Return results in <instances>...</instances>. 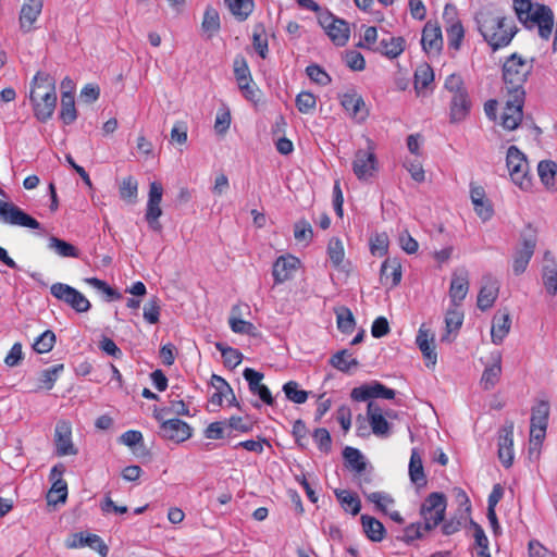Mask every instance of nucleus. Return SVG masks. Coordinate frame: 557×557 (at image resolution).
I'll use <instances>...</instances> for the list:
<instances>
[{
	"label": "nucleus",
	"mask_w": 557,
	"mask_h": 557,
	"mask_svg": "<svg viewBox=\"0 0 557 557\" xmlns=\"http://www.w3.org/2000/svg\"><path fill=\"white\" fill-rule=\"evenodd\" d=\"M474 18L478 30L493 51L507 47L518 32L515 21L493 5L481 8Z\"/></svg>",
	"instance_id": "1"
},
{
	"label": "nucleus",
	"mask_w": 557,
	"mask_h": 557,
	"mask_svg": "<svg viewBox=\"0 0 557 557\" xmlns=\"http://www.w3.org/2000/svg\"><path fill=\"white\" fill-rule=\"evenodd\" d=\"M224 3L238 22L246 21L255 8L252 0H224Z\"/></svg>",
	"instance_id": "37"
},
{
	"label": "nucleus",
	"mask_w": 557,
	"mask_h": 557,
	"mask_svg": "<svg viewBox=\"0 0 557 557\" xmlns=\"http://www.w3.org/2000/svg\"><path fill=\"white\" fill-rule=\"evenodd\" d=\"M443 18L449 48L459 50L465 37V28L461 21L457 17L456 8L451 4H447L444 9Z\"/></svg>",
	"instance_id": "12"
},
{
	"label": "nucleus",
	"mask_w": 557,
	"mask_h": 557,
	"mask_svg": "<svg viewBox=\"0 0 557 557\" xmlns=\"http://www.w3.org/2000/svg\"><path fill=\"white\" fill-rule=\"evenodd\" d=\"M506 163L511 181L522 190L531 189L532 178L525 154L516 146H510L507 150Z\"/></svg>",
	"instance_id": "5"
},
{
	"label": "nucleus",
	"mask_w": 557,
	"mask_h": 557,
	"mask_svg": "<svg viewBox=\"0 0 557 557\" xmlns=\"http://www.w3.org/2000/svg\"><path fill=\"white\" fill-rule=\"evenodd\" d=\"M409 476L412 483L418 486L426 484V476L423 470L422 455L418 448L411 449V456L409 461Z\"/></svg>",
	"instance_id": "34"
},
{
	"label": "nucleus",
	"mask_w": 557,
	"mask_h": 557,
	"mask_svg": "<svg viewBox=\"0 0 557 557\" xmlns=\"http://www.w3.org/2000/svg\"><path fill=\"white\" fill-rule=\"evenodd\" d=\"M64 366L62 363L55 364L49 369H45L39 374L40 387L48 391L52 389L57 382L60 373L63 371Z\"/></svg>",
	"instance_id": "51"
},
{
	"label": "nucleus",
	"mask_w": 557,
	"mask_h": 557,
	"mask_svg": "<svg viewBox=\"0 0 557 557\" xmlns=\"http://www.w3.org/2000/svg\"><path fill=\"white\" fill-rule=\"evenodd\" d=\"M63 472V465H57L50 471V480L53 481V483L47 495L49 504L57 505L58 503H65L66 500L67 483L61 478Z\"/></svg>",
	"instance_id": "20"
},
{
	"label": "nucleus",
	"mask_w": 557,
	"mask_h": 557,
	"mask_svg": "<svg viewBox=\"0 0 557 557\" xmlns=\"http://www.w3.org/2000/svg\"><path fill=\"white\" fill-rule=\"evenodd\" d=\"M54 446L55 454L59 457L77 454V448H75L72 442V426L70 422L61 420L57 423L54 430Z\"/></svg>",
	"instance_id": "15"
},
{
	"label": "nucleus",
	"mask_w": 557,
	"mask_h": 557,
	"mask_svg": "<svg viewBox=\"0 0 557 557\" xmlns=\"http://www.w3.org/2000/svg\"><path fill=\"white\" fill-rule=\"evenodd\" d=\"M0 221L4 224L40 228V223L12 202L0 200Z\"/></svg>",
	"instance_id": "10"
},
{
	"label": "nucleus",
	"mask_w": 557,
	"mask_h": 557,
	"mask_svg": "<svg viewBox=\"0 0 557 557\" xmlns=\"http://www.w3.org/2000/svg\"><path fill=\"white\" fill-rule=\"evenodd\" d=\"M433 81V70L428 64L419 66L414 73V89L417 95H424V91Z\"/></svg>",
	"instance_id": "45"
},
{
	"label": "nucleus",
	"mask_w": 557,
	"mask_h": 557,
	"mask_svg": "<svg viewBox=\"0 0 557 557\" xmlns=\"http://www.w3.org/2000/svg\"><path fill=\"white\" fill-rule=\"evenodd\" d=\"M416 343L421 350L423 357L431 362L432 366L436 363V352L434 346V336L424 330L423 326L419 329Z\"/></svg>",
	"instance_id": "33"
},
{
	"label": "nucleus",
	"mask_w": 557,
	"mask_h": 557,
	"mask_svg": "<svg viewBox=\"0 0 557 557\" xmlns=\"http://www.w3.org/2000/svg\"><path fill=\"white\" fill-rule=\"evenodd\" d=\"M163 196V186L160 182H151L149 185L148 201L145 219L151 230L161 232L162 225L159 218L162 215L161 200Z\"/></svg>",
	"instance_id": "11"
},
{
	"label": "nucleus",
	"mask_w": 557,
	"mask_h": 557,
	"mask_svg": "<svg viewBox=\"0 0 557 557\" xmlns=\"http://www.w3.org/2000/svg\"><path fill=\"white\" fill-rule=\"evenodd\" d=\"M50 293L76 312H87L91 307L89 300L81 292L67 284L54 283L50 287Z\"/></svg>",
	"instance_id": "9"
},
{
	"label": "nucleus",
	"mask_w": 557,
	"mask_h": 557,
	"mask_svg": "<svg viewBox=\"0 0 557 557\" xmlns=\"http://www.w3.org/2000/svg\"><path fill=\"white\" fill-rule=\"evenodd\" d=\"M48 248L54 251L58 256L62 258H78L79 250L63 239H60L55 236H50L48 239Z\"/></svg>",
	"instance_id": "41"
},
{
	"label": "nucleus",
	"mask_w": 557,
	"mask_h": 557,
	"mask_svg": "<svg viewBox=\"0 0 557 557\" xmlns=\"http://www.w3.org/2000/svg\"><path fill=\"white\" fill-rule=\"evenodd\" d=\"M317 106V97L309 91H301L296 97V107L300 113H311Z\"/></svg>",
	"instance_id": "56"
},
{
	"label": "nucleus",
	"mask_w": 557,
	"mask_h": 557,
	"mask_svg": "<svg viewBox=\"0 0 557 557\" xmlns=\"http://www.w3.org/2000/svg\"><path fill=\"white\" fill-rule=\"evenodd\" d=\"M381 282L383 284H391V286H396L400 283L401 280V265L399 261L394 258H387L381 267Z\"/></svg>",
	"instance_id": "32"
},
{
	"label": "nucleus",
	"mask_w": 557,
	"mask_h": 557,
	"mask_svg": "<svg viewBox=\"0 0 557 557\" xmlns=\"http://www.w3.org/2000/svg\"><path fill=\"white\" fill-rule=\"evenodd\" d=\"M44 8V0H25L20 12V28L23 33H29L34 29V24L40 15Z\"/></svg>",
	"instance_id": "24"
},
{
	"label": "nucleus",
	"mask_w": 557,
	"mask_h": 557,
	"mask_svg": "<svg viewBox=\"0 0 557 557\" xmlns=\"http://www.w3.org/2000/svg\"><path fill=\"white\" fill-rule=\"evenodd\" d=\"M361 524L363 532L372 542H381L385 537V528L377 519L374 517L362 515L361 516Z\"/></svg>",
	"instance_id": "35"
},
{
	"label": "nucleus",
	"mask_w": 557,
	"mask_h": 557,
	"mask_svg": "<svg viewBox=\"0 0 557 557\" xmlns=\"http://www.w3.org/2000/svg\"><path fill=\"white\" fill-rule=\"evenodd\" d=\"M502 375V354L498 350L492 351L487 361L484 362V371L480 380V386L484 391H491L499 382Z\"/></svg>",
	"instance_id": "16"
},
{
	"label": "nucleus",
	"mask_w": 557,
	"mask_h": 557,
	"mask_svg": "<svg viewBox=\"0 0 557 557\" xmlns=\"http://www.w3.org/2000/svg\"><path fill=\"white\" fill-rule=\"evenodd\" d=\"M138 183L133 176L123 180L120 186V196L124 200L135 202L137 198Z\"/></svg>",
	"instance_id": "57"
},
{
	"label": "nucleus",
	"mask_w": 557,
	"mask_h": 557,
	"mask_svg": "<svg viewBox=\"0 0 557 557\" xmlns=\"http://www.w3.org/2000/svg\"><path fill=\"white\" fill-rule=\"evenodd\" d=\"M470 198L475 213L482 221H487L493 216V207L482 186L471 184Z\"/></svg>",
	"instance_id": "28"
},
{
	"label": "nucleus",
	"mask_w": 557,
	"mask_h": 557,
	"mask_svg": "<svg viewBox=\"0 0 557 557\" xmlns=\"http://www.w3.org/2000/svg\"><path fill=\"white\" fill-rule=\"evenodd\" d=\"M54 79L47 73L38 72L32 82L29 100L35 117L47 122L53 115L57 106Z\"/></svg>",
	"instance_id": "3"
},
{
	"label": "nucleus",
	"mask_w": 557,
	"mask_h": 557,
	"mask_svg": "<svg viewBox=\"0 0 557 557\" xmlns=\"http://www.w3.org/2000/svg\"><path fill=\"white\" fill-rule=\"evenodd\" d=\"M444 88L449 94V98L459 96V94L468 92L463 79L457 74H450L445 79Z\"/></svg>",
	"instance_id": "58"
},
{
	"label": "nucleus",
	"mask_w": 557,
	"mask_h": 557,
	"mask_svg": "<svg viewBox=\"0 0 557 557\" xmlns=\"http://www.w3.org/2000/svg\"><path fill=\"white\" fill-rule=\"evenodd\" d=\"M549 417V405L541 400L532 408L530 425V454L539 453V448L545 438Z\"/></svg>",
	"instance_id": "7"
},
{
	"label": "nucleus",
	"mask_w": 557,
	"mask_h": 557,
	"mask_svg": "<svg viewBox=\"0 0 557 557\" xmlns=\"http://www.w3.org/2000/svg\"><path fill=\"white\" fill-rule=\"evenodd\" d=\"M283 392L289 401L295 404H305L308 399L309 393L299 388L296 381H288L283 385Z\"/></svg>",
	"instance_id": "48"
},
{
	"label": "nucleus",
	"mask_w": 557,
	"mask_h": 557,
	"mask_svg": "<svg viewBox=\"0 0 557 557\" xmlns=\"http://www.w3.org/2000/svg\"><path fill=\"white\" fill-rule=\"evenodd\" d=\"M462 321L463 313L457 307L451 306L445 315L446 334L442 336V341L451 342L450 333L457 332L461 327Z\"/></svg>",
	"instance_id": "43"
},
{
	"label": "nucleus",
	"mask_w": 557,
	"mask_h": 557,
	"mask_svg": "<svg viewBox=\"0 0 557 557\" xmlns=\"http://www.w3.org/2000/svg\"><path fill=\"white\" fill-rule=\"evenodd\" d=\"M506 104L500 116V124L507 131H515L523 119L525 91L506 94Z\"/></svg>",
	"instance_id": "8"
},
{
	"label": "nucleus",
	"mask_w": 557,
	"mask_h": 557,
	"mask_svg": "<svg viewBox=\"0 0 557 557\" xmlns=\"http://www.w3.org/2000/svg\"><path fill=\"white\" fill-rule=\"evenodd\" d=\"M243 376L248 382L249 391L253 395H258L259 398L269 406L274 405V398L270 389L262 384L263 373L251 368H246L243 372Z\"/></svg>",
	"instance_id": "18"
},
{
	"label": "nucleus",
	"mask_w": 557,
	"mask_h": 557,
	"mask_svg": "<svg viewBox=\"0 0 557 557\" xmlns=\"http://www.w3.org/2000/svg\"><path fill=\"white\" fill-rule=\"evenodd\" d=\"M159 299L157 297H152L144 307V319L150 324H156L159 322Z\"/></svg>",
	"instance_id": "62"
},
{
	"label": "nucleus",
	"mask_w": 557,
	"mask_h": 557,
	"mask_svg": "<svg viewBox=\"0 0 557 557\" xmlns=\"http://www.w3.org/2000/svg\"><path fill=\"white\" fill-rule=\"evenodd\" d=\"M55 343V335L52 331L47 330L35 341L33 348L38 354L49 352Z\"/></svg>",
	"instance_id": "54"
},
{
	"label": "nucleus",
	"mask_w": 557,
	"mask_h": 557,
	"mask_svg": "<svg viewBox=\"0 0 557 557\" xmlns=\"http://www.w3.org/2000/svg\"><path fill=\"white\" fill-rule=\"evenodd\" d=\"M299 264V259L294 256H281L273 264L272 275L275 284H282L292 278Z\"/></svg>",
	"instance_id": "26"
},
{
	"label": "nucleus",
	"mask_w": 557,
	"mask_h": 557,
	"mask_svg": "<svg viewBox=\"0 0 557 557\" xmlns=\"http://www.w3.org/2000/svg\"><path fill=\"white\" fill-rule=\"evenodd\" d=\"M330 363L342 372H349L351 368L358 367L359 362L347 349L337 351L330 359Z\"/></svg>",
	"instance_id": "46"
},
{
	"label": "nucleus",
	"mask_w": 557,
	"mask_h": 557,
	"mask_svg": "<svg viewBox=\"0 0 557 557\" xmlns=\"http://www.w3.org/2000/svg\"><path fill=\"white\" fill-rule=\"evenodd\" d=\"M343 457L350 470L358 474H362L366 471L367 461L359 449L347 446L343 450Z\"/></svg>",
	"instance_id": "39"
},
{
	"label": "nucleus",
	"mask_w": 557,
	"mask_h": 557,
	"mask_svg": "<svg viewBox=\"0 0 557 557\" xmlns=\"http://www.w3.org/2000/svg\"><path fill=\"white\" fill-rule=\"evenodd\" d=\"M498 296V284L488 277V284L481 287L478 295V307L481 310L491 308Z\"/></svg>",
	"instance_id": "36"
},
{
	"label": "nucleus",
	"mask_w": 557,
	"mask_h": 557,
	"mask_svg": "<svg viewBox=\"0 0 557 557\" xmlns=\"http://www.w3.org/2000/svg\"><path fill=\"white\" fill-rule=\"evenodd\" d=\"M335 496L339 502L345 512L357 516L361 509V502L359 497L347 490H335Z\"/></svg>",
	"instance_id": "38"
},
{
	"label": "nucleus",
	"mask_w": 557,
	"mask_h": 557,
	"mask_svg": "<svg viewBox=\"0 0 557 557\" xmlns=\"http://www.w3.org/2000/svg\"><path fill=\"white\" fill-rule=\"evenodd\" d=\"M345 64L352 71H363L366 61L363 55L357 50H349L344 55Z\"/></svg>",
	"instance_id": "63"
},
{
	"label": "nucleus",
	"mask_w": 557,
	"mask_h": 557,
	"mask_svg": "<svg viewBox=\"0 0 557 557\" xmlns=\"http://www.w3.org/2000/svg\"><path fill=\"white\" fill-rule=\"evenodd\" d=\"M536 247L534 236L522 237L521 244L515 249L512 255V272L515 275H521L525 272L530 260L532 259Z\"/></svg>",
	"instance_id": "14"
},
{
	"label": "nucleus",
	"mask_w": 557,
	"mask_h": 557,
	"mask_svg": "<svg viewBox=\"0 0 557 557\" xmlns=\"http://www.w3.org/2000/svg\"><path fill=\"white\" fill-rule=\"evenodd\" d=\"M537 173L547 188L557 186V164L550 160H543L537 164Z\"/></svg>",
	"instance_id": "40"
},
{
	"label": "nucleus",
	"mask_w": 557,
	"mask_h": 557,
	"mask_svg": "<svg viewBox=\"0 0 557 557\" xmlns=\"http://www.w3.org/2000/svg\"><path fill=\"white\" fill-rule=\"evenodd\" d=\"M352 171L360 181H368L377 172V160L372 148L359 149L355 153Z\"/></svg>",
	"instance_id": "13"
},
{
	"label": "nucleus",
	"mask_w": 557,
	"mask_h": 557,
	"mask_svg": "<svg viewBox=\"0 0 557 557\" xmlns=\"http://www.w3.org/2000/svg\"><path fill=\"white\" fill-rule=\"evenodd\" d=\"M513 9L518 20L528 29L537 28L542 39L548 40L554 28V13L545 4L531 0H513Z\"/></svg>",
	"instance_id": "2"
},
{
	"label": "nucleus",
	"mask_w": 557,
	"mask_h": 557,
	"mask_svg": "<svg viewBox=\"0 0 557 557\" xmlns=\"http://www.w3.org/2000/svg\"><path fill=\"white\" fill-rule=\"evenodd\" d=\"M306 73L318 85L326 86L332 82L331 76L318 64L308 65Z\"/></svg>",
	"instance_id": "59"
},
{
	"label": "nucleus",
	"mask_w": 557,
	"mask_h": 557,
	"mask_svg": "<svg viewBox=\"0 0 557 557\" xmlns=\"http://www.w3.org/2000/svg\"><path fill=\"white\" fill-rule=\"evenodd\" d=\"M252 46L258 54L265 59L268 55V38L264 34V26L262 24L255 25L252 34Z\"/></svg>",
	"instance_id": "49"
},
{
	"label": "nucleus",
	"mask_w": 557,
	"mask_h": 557,
	"mask_svg": "<svg viewBox=\"0 0 557 557\" xmlns=\"http://www.w3.org/2000/svg\"><path fill=\"white\" fill-rule=\"evenodd\" d=\"M471 527L473 528V537L475 541V545L480 548L478 552V557H491L490 550H488V539L482 529L480 524L474 522L473 520L470 521Z\"/></svg>",
	"instance_id": "50"
},
{
	"label": "nucleus",
	"mask_w": 557,
	"mask_h": 557,
	"mask_svg": "<svg viewBox=\"0 0 557 557\" xmlns=\"http://www.w3.org/2000/svg\"><path fill=\"white\" fill-rule=\"evenodd\" d=\"M228 323L234 333L247 335L256 334V326L251 322L242 320L236 317H231Z\"/></svg>",
	"instance_id": "64"
},
{
	"label": "nucleus",
	"mask_w": 557,
	"mask_h": 557,
	"mask_svg": "<svg viewBox=\"0 0 557 557\" xmlns=\"http://www.w3.org/2000/svg\"><path fill=\"white\" fill-rule=\"evenodd\" d=\"M513 423L499 431L498 458L504 467L509 468L513 462Z\"/></svg>",
	"instance_id": "22"
},
{
	"label": "nucleus",
	"mask_w": 557,
	"mask_h": 557,
	"mask_svg": "<svg viewBox=\"0 0 557 557\" xmlns=\"http://www.w3.org/2000/svg\"><path fill=\"white\" fill-rule=\"evenodd\" d=\"M471 100L468 92L450 97L449 100V120L450 123L463 121L470 113Z\"/></svg>",
	"instance_id": "29"
},
{
	"label": "nucleus",
	"mask_w": 557,
	"mask_h": 557,
	"mask_svg": "<svg viewBox=\"0 0 557 557\" xmlns=\"http://www.w3.org/2000/svg\"><path fill=\"white\" fill-rule=\"evenodd\" d=\"M337 329L344 334H350L355 330L356 321L351 310L347 307H339L335 310Z\"/></svg>",
	"instance_id": "47"
},
{
	"label": "nucleus",
	"mask_w": 557,
	"mask_h": 557,
	"mask_svg": "<svg viewBox=\"0 0 557 557\" xmlns=\"http://www.w3.org/2000/svg\"><path fill=\"white\" fill-rule=\"evenodd\" d=\"M327 255L335 268H338L345 258V251L343 243L339 238L333 237L330 239L327 245Z\"/></svg>",
	"instance_id": "52"
},
{
	"label": "nucleus",
	"mask_w": 557,
	"mask_h": 557,
	"mask_svg": "<svg viewBox=\"0 0 557 557\" xmlns=\"http://www.w3.org/2000/svg\"><path fill=\"white\" fill-rule=\"evenodd\" d=\"M326 35L336 46H345L350 35L349 25L346 21L338 18L326 32Z\"/></svg>",
	"instance_id": "44"
},
{
	"label": "nucleus",
	"mask_w": 557,
	"mask_h": 557,
	"mask_svg": "<svg viewBox=\"0 0 557 557\" xmlns=\"http://www.w3.org/2000/svg\"><path fill=\"white\" fill-rule=\"evenodd\" d=\"M406 41L403 37L387 36L382 38L379 45L373 49L388 59L399 57L405 50Z\"/></svg>",
	"instance_id": "31"
},
{
	"label": "nucleus",
	"mask_w": 557,
	"mask_h": 557,
	"mask_svg": "<svg viewBox=\"0 0 557 557\" xmlns=\"http://www.w3.org/2000/svg\"><path fill=\"white\" fill-rule=\"evenodd\" d=\"M421 44L428 54L437 55L443 47L441 27L437 24L428 22L422 30Z\"/></svg>",
	"instance_id": "23"
},
{
	"label": "nucleus",
	"mask_w": 557,
	"mask_h": 557,
	"mask_svg": "<svg viewBox=\"0 0 557 557\" xmlns=\"http://www.w3.org/2000/svg\"><path fill=\"white\" fill-rule=\"evenodd\" d=\"M341 104L345 111L356 121L362 122L368 116L366 103L357 92H346L341 97Z\"/></svg>",
	"instance_id": "27"
},
{
	"label": "nucleus",
	"mask_w": 557,
	"mask_h": 557,
	"mask_svg": "<svg viewBox=\"0 0 557 557\" xmlns=\"http://www.w3.org/2000/svg\"><path fill=\"white\" fill-rule=\"evenodd\" d=\"M202 29L210 36L220 29V16L215 9L207 8L202 21Z\"/></svg>",
	"instance_id": "55"
},
{
	"label": "nucleus",
	"mask_w": 557,
	"mask_h": 557,
	"mask_svg": "<svg viewBox=\"0 0 557 557\" xmlns=\"http://www.w3.org/2000/svg\"><path fill=\"white\" fill-rule=\"evenodd\" d=\"M469 290V278L468 272L465 269L456 270L453 273L449 297L451 299V306L458 307L460 302L466 298Z\"/></svg>",
	"instance_id": "25"
},
{
	"label": "nucleus",
	"mask_w": 557,
	"mask_h": 557,
	"mask_svg": "<svg viewBox=\"0 0 557 557\" xmlns=\"http://www.w3.org/2000/svg\"><path fill=\"white\" fill-rule=\"evenodd\" d=\"M88 546L99 553L101 557H107L109 548L100 536L89 533H75L66 541L67 548H78Z\"/></svg>",
	"instance_id": "19"
},
{
	"label": "nucleus",
	"mask_w": 557,
	"mask_h": 557,
	"mask_svg": "<svg viewBox=\"0 0 557 557\" xmlns=\"http://www.w3.org/2000/svg\"><path fill=\"white\" fill-rule=\"evenodd\" d=\"M85 282L92 286L94 288L102 292L108 296V300H114L120 299L121 294L117 293L115 289H113L111 286H109L104 281L99 280L97 277H86Z\"/></svg>",
	"instance_id": "60"
},
{
	"label": "nucleus",
	"mask_w": 557,
	"mask_h": 557,
	"mask_svg": "<svg viewBox=\"0 0 557 557\" xmlns=\"http://www.w3.org/2000/svg\"><path fill=\"white\" fill-rule=\"evenodd\" d=\"M215 347L221 351L225 366L235 368L242 362L243 355L237 349L225 347L222 343H216Z\"/></svg>",
	"instance_id": "53"
},
{
	"label": "nucleus",
	"mask_w": 557,
	"mask_h": 557,
	"mask_svg": "<svg viewBox=\"0 0 557 557\" xmlns=\"http://www.w3.org/2000/svg\"><path fill=\"white\" fill-rule=\"evenodd\" d=\"M542 283L546 293L557 295V260L550 251H545L541 270Z\"/></svg>",
	"instance_id": "21"
},
{
	"label": "nucleus",
	"mask_w": 557,
	"mask_h": 557,
	"mask_svg": "<svg viewBox=\"0 0 557 557\" xmlns=\"http://www.w3.org/2000/svg\"><path fill=\"white\" fill-rule=\"evenodd\" d=\"M511 327V318L508 310L498 311L492 322L491 337L496 345L503 343Z\"/></svg>",
	"instance_id": "30"
},
{
	"label": "nucleus",
	"mask_w": 557,
	"mask_h": 557,
	"mask_svg": "<svg viewBox=\"0 0 557 557\" xmlns=\"http://www.w3.org/2000/svg\"><path fill=\"white\" fill-rule=\"evenodd\" d=\"M447 500L443 493L433 492L424 499L420 507L423 519V529L429 532L444 521Z\"/></svg>",
	"instance_id": "6"
},
{
	"label": "nucleus",
	"mask_w": 557,
	"mask_h": 557,
	"mask_svg": "<svg viewBox=\"0 0 557 557\" xmlns=\"http://www.w3.org/2000/svg\"><path fill=\"white\" fill-rule=\"evenodd\" d=\"M160 435L175 443H182L191 436V428L181 419H169L160 424Z\"/></svg>",
	"instance_id": "17"
},
{
	"label": "nucleus",
	"mask_w": 557,
	"mask_h": 557,
	"mask_svg": "<svg viewBox=\"0 0 557 557\" xmlns=\"http://www.w3.org/2000/svg\"><path fill=\"white\" fill-rule=\"evenodd\" d=\"M76 117L74 95L71 91H64L61 96L60 119L64 124L70 125Z\"/></svg>",
	"instance_id": "42"
},
{
	"label": "nucleus",
	"mask_w": 557,
	"mask_h": 557,
	"mask_svg": "<svg viewBox=\"0 0 557 557\" xmlns=\"http://www.w3.org/2000/svg\"><path fill=\"white\" fill-rule=\"evenodd\" d=\"M533 70L532 60L523 59L518 53H512L503 65V79L506 94H518L524 90V84Z\"/></svg>",
	"instance_id": "4"
},
{
	"label": "nucleus",
	"mask_w": 557,
	"mask_h": 557,
	"mask_svg": "<svg viewBox=\"0 0 557 557\" xmlns=\"http://www.w3.org/2000/svg\"><path fill=\"white\" fill-rule=\"evenodd\" d=\"M366 496L369 502L373 503L384 513H387V507L394 504V499L386 493L373 492Z\"/></svg>",
	"instance_id": "61"
}]
</instances>
